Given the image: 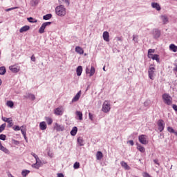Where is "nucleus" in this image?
<instances>
[{
    "mask_svg": "<svg viewBox=\"0 0 177 177\" xmlns=\"http://www.w3.org/2000/svg\"><path fill=\"white\" fill-rule=\"evenodd\" d=\"M77 132H78V128L77 127H73L72 130L71 131V136H75L77 135Z\"/></svg>",
    "mask_w": 177,
    "mask_h": 177,
    "instance_id": "4be33fe9",
    "label": "nucleus"
},
{
    "mask_svg": "<svg viewBox=\"0 0 177 177\" xmlns=\"http://www.w3.org/2000/svg\"><path fill=\"white\" fill-rule=\"evenodd\" d=\"M21 132L23 136H27V133H26V129H21Z\"/></svg>",
    "mask_w": 177,
    "mask_h": 177,
    "instance_id": "de8ad7c7",
    "label": "nucleus"
},
{
    "mask_svg": "<svg viewBox=\"0 0 177 177\" xmlns=\"http://www.w3.org/2000/svg\"><path fill=\"white\" fill-rule=\"evenodd\" d=\"M103 39L104 41H106V42L110 41V34L109 32L105 31L103 32Z\"/></svg>",
    "mask_w": 177,
    "mask_h": 177,
    "instance_id": "9d476101",
    "label": "nucleus"
},
{
    "mask_svg": "<svg viewBox=\"0 0 177 177\" xmlns=\"http://www.w3.org/2000/svg\"><path fill=\"white\" fill-rule=\"evenodd\" d=\"M80 97H81V91H80L72 99V103H75V102H78V100H80Z\"/></svg>",
    "mask_w": 177,
    "mask_h": 177,
    "instance_id": "ddd939ff",
    "label": "nucleus"
},
{
    "mask_svg": "<svg viewBox=\"0 0 177 177\" xmlns=\"http://www.w3.org/2000/svg\"><path fill=\"white\" fill-rule=\"evenodd\" d=\"M115 39H116V41H119V42H122V37H116Z\"/></svg>",
    "mask_w": 177,
    "mask_h": 177,
    "instance_id": "864d4df0",
    "label": "nucleus"
},
{
    "mask_svg": "<svg viewBox=\"0 0 177 177\" xmlns=\"http://www.w3.org/2000/svg\"><path fill=\"white\" fill-rule=\"evenodd\" d=\"M160 19H161L163 24H167V23H168V17H167V15H161Z\"/></svg>",
    "mask_w": 177,
    "mask_h": 177,
    "instance_id": "5701e85b",
    "label": "nucleus"
},
{
    "mask_svg": "<svg viewBox=\"0 0 177 177\" xmlns=\"http://www.w3.org/2000/svg\"><path fill=\"white\" fill-rule=\"evenodd\" d=\"M55 13L59 17H63L67 15V9L64 8V6L61 4L55 8Z\"/></svg>",
    "mask_w": 177,
    "mask_h": 177,
    "instance_id": "f257e3e1",
    "label": "nucleus"
},
{
    "mask_svg": "<svg viewBox=\"0 0 177 177\" xmlns=\"http://www.w3.org/2000/svg\"><path fill=\"white\" fill-rule=\"evenodd\" d=\"M52 24V22H44L42 24L41 26L39 29V34H44L45 32V29L48 26H50Z\"/></svg>",
    "mask_w": 177,
    "mask_h": 177,
    "instance_id": "39448f33",
    "label": "nucleus"
},
{
    "mask_svg": "<svg viewBox=\"0 0 177 177\" xmlns=\"http://www.w3.org/2000/svg\"><path fill=\"white\" fill-rule=\"evenodd\" d=\"M153 37L157 39V38H160V37H161V32L158 29H153Z\"/></svg>",
    "mask_w": 177,
    "mask_h": 177,
    "instance_id": "1a4fd4ad",
    "label": "nucleus"
},
{
    "mask_svg": "<svg viewBox=\"0 0 177 177\" xmlns=\"http://www.w3.org/2000/svg\"><path fill=\"white\" fill-rule=\"evenodd\" d=\"M54 128L55 129H56V131H57V132L64 131V127L59 124L58 123H55V126L54 127Z\"/></svg>",
    "mask_w": 177,
    "mask_h": 177,
    "instance_id": "f8f14e48",
    "label": "nucleus"
},
{
    "mask_svg": "<svg viewBox=\"0 0 177 177\" xmlns=\"http://www.w3.org/2000/svg\"><path fill=\"white\" fill-rule=\"evenodd\" d=\"M148 77L152 81L154 80V77H156V68L151 66V65L148 68Z\"/></svg>",
    "mask_w": 177,
    "mask_h": 177,
    "instance_id": "7ed1b4c3",
    "label": "nucleus"
},
{
    "mask_svg": "<svg viewBox=\"0 0 177 177\" xmlns=\"http://www.w3.org/2000/svg\"><path fill=\"white\" fill-rule=\"evenodd\" d=\"M14 131H20V127L19 126H14L13 127Z\"/></svg>",
    "mask_w": 177,
    "mask_h": 177,
    "instance_id": "5fc2aeb1",
    "label": "nucleus"
},
{
    "mask_svg": "<svg viewBox=\"0 0 177 177\" xmlns=\"http://www.w3.org/2000/svg\"><path fill=\"white\" fill-rule=\"evenodd\" d=\"M31 156H32V157H34V158H35V160L39 158L38 157V155L35 154V153H34V152H32V153H31Z\"/></svg>",
    "mask_w": 177,
    "mask_h": 177,
    "instance_id": "09e8293b",
    "label": "nucleus"
},
{
    "mask_svg": "<svg viewBox=\"0 0 177 177\" xmlns=\"http://www.w3.org/2000/svg\"><path fill=\"white\" fill-rule=\"evenodd\" d=\"M54 113L56 115H62L63 114V112H62V109L60 108L55 109Z\"/></svg>",
    "mask_w": 177,
    "mask_h": 177,
    "instance_id": "a878e982",
    "label": "nucleus"
},
{
    "mask_svg": "<svg viewBox=\"0 0 177 177\" xmlns=\"http://www.w3.org/2000/svg\"><path fill=\"white\" fill-rule=\"evenodd\" d=\"M64 2H65L66 5H67V6H70V0H64Z\"/></svg>",
    "mask_w": 177,
    "mask_h": 177,
    "instance_id": "13d9d810",
    "label": "nucleus"
},
{
    "mask_svg": "<svg viewBox=\"0 0 177 177\" xmlns=\"http://www.w3.org/2000/svg\"><path fill=\"white\" fill-rule=\"evenodd\" d=\"M73 168L74 169H78V168H80V162H75L73 165Z\"/></svg>",
    "mask_w": 177,
    "mask_h": 177,
    "instance_id": "37998d69",
    "label": "nucleus"
},
{
    "mask_svg": "<svg viewBox=\"0 0 177 177\" xmlns=\"http://www.w3.org/2000/svg\"><path fill=\"white\" fill-rule=\"evenodd\" d=\"M162 99L165 103L167 106H171L172 104V97L169 95L168 93H164L162 95Z\"/></svg>",
    "mask_w": 177,
    "mask_h": 177,
    "instance_id": "f03ea898",
    "label": "nucleus"
},
{
    "mask_svg": "<svg viewBox=\"0 0 177 177\" xmlns=\"http://www.w3.org/2000/svg\"><path fill=\"white\" fill-rule=\"evenodd\" d=\"M0 150L1 151H3V153H5L6 154H10V151H9L8 149H6V147H5L2 145V143L1 142V141H0Z\"/></svg>",
    "mask_w": 177,
    "mask_h": 177,
    "instance_id": "2eb2a0df",
    "label": "nucleus"
},
{
    "mask_svg": "<svg viewBox=\"0 0 177 177\" xmlns=\"http://www.w3.org/2000/svg\"><path fill=\"white\" fill-rule=\"evenodd\" d=\"M151 7L153 9H156L158 11L161 10V6H160V4H158V3H151Z\"/></svg>",
    "mask_w": 177,
    "mask_h": 177,
    "instance_id": "f3484780",
    "label": "nucleus"
},
{
    "mask_svg": "<svg viewBox=\"0 0 177 177\" xmlns=\"http://www.w3.org/2000/svg\"><path fill=\"white\" fill-rule=\"evenodd\" d=\"M39 128H40L41 131H45V129H46V128H47L46 122H41L39 123Z\"/></svg>",
    "mask_w": 177,
    "mask_h": 177,
    "instance_id": "a211bd4d",
    "label": "nucleus"
},
{
    "mask_svg": "<svg viewBox=\"0 0 177 177\" xmlns=\"http://www.w3.org/2000/svg\"><path fill=\"white\" fill-rule=\"evenodd\" d=\"M30 30L29 26H24L19 29V32H26Z\"/></svg>",
    "mask_w": 177,
    "mask_h": 177,
    "instance_id": "6ab92c4d",
    "label": "nucleus"
},
{
    "mask_svg": "<svg viewBox=\"0 0 177 177\" xmlns=\"http://www.w3.org/2000/svg\"><path fill=\"white\" fill-rule=\"evenodd\" d=\"M50 19H52V14H47L43 16L44 20H50Z\"/></svg>",
    "mask_w": 177,
    "mask_h": 177,
    "instance_id": "72a5a7b5",
    "label": "nucleus"
},
{
    "mask_svg": "<svg viewBox=\"0 0 177 177\" xmlns=\"http://www.w3.org/2000/svg\"><path fill=\"white\" fill-rule=\"evenodd\" d=\"M160 55H157V54H154V55H151L150 57H148L149 59H152V60H156L157 62V63H160V58L159 57Z\"/></svg>",
    "mask_w": 177,
    "mask_h": 177,
    "instance_id": "4468645a",
    "label": "nucleus"
},
{
    "mask_svg": "<svg viewBox=\"0 0 177 177\" xmlns=\"http://www.w3.org/2000/svg\"><path fill=\"white\" fill-rule=\"evenodd\" d=\"M57 177H64V174H63V173H58Z\"/></svg>",
    "mask_w": 177,
    "mask_h": 177,
    "instance_id": "052dcab7",
    "label": "nucleus"
},
{
    "mask_svg": "<svg viewBox=\"0 0 177 177\" xmlns=\"http://www.w3.org/2000/svg\"><path fill=\"white\" fill-rule=\"evenodd\" d=\"M129 143L131 145V146H133V145H134L133 140H129Z\"/></svg>",
    "mask_w": 177,
    "mask_h": 177,
    "instance_id": "0e129e2a",
    "label": "nucleus"
},
{
    "mask_svg": "<svg viewBox=\"0 0 177 177\" xmlns=\"http://www.w3.org/2000/svg\"><path fill=\"white\" fill-rule=\"evenodd\" d=\"M103 158V153H102V151H98L96 153V159L98 161H100V160H102Z\"/></svg>",
    "mask_w": 177,
    "mask_h": 177,
    "instance_id": "412c9836",
    "label": "nucleus"
},
{
    "mask_svg": "<svg viewBox=\"0 0 177 177\" xmlns=\"http://www.w3.org/2000/svg\"><path fill=\"white\" fill-rule=\"evenodd\" d=\"M153 162H154L155 164H156L157 165H160V163H158V160H157V159H154V160H153Z\"/></svg>",
    "mask_w": 177,
    "mask_h": 177,
    "instance_id": "e2e57ef3",
    "label": "nucleus"
},
{
    "mask_svg": "<svg viewBox=\"0 0 177 177\" xmlns=\"http://www.w3.org/2000/svg\"><path fill=\"white\" fill-rule=\"evenodd\" d=\"M58 1L59 2V3H62L63 2H64V0H58Z\"/></svg>",
    "mask_w": 177,
    "mask_h": 177,
    "instance_id": "338daca9",
    "label": "nucleus"
},
{
    "mask_svg": "<svg viewBox=\"0 0 177 177\" xmlns=\"http://www.w3.org/2000/svg\"><path fill=\"white\" fill-rule=\"evenodd\" d=\"M0 140H6V136L5 134H1Z\"/></svg>",
    "mask_w": 177,
    "mask_h": 177,
    "instance_id": "49530a36",
    "label": "nucleus"
},
{
    "mask_svg": "<svg viewBox=\"0 0 177 177\" xmlns=\"http://www.w3.org/2000/svg\"><path fill=\"white\" fill-rule=\"evenodd\" d=\"M48 156L50 157V158H53V153H52L50 151H48Z\"/></svg>",
    "mask_w": 177,
    "mask_h": 177,
    "instance_id": "6e6d98bb",
    "label": "nucleus"
},
{
    "mask_svg": "<svg viewBox=\"0 0 177 177\" xmlns=\"http://www.w3.org/2000/svg\"><path fill=\"white\" fill-rule=\"evenodd\" d=\"M30 59L32 60V62H35V55H32L30 57Z\"/></svg>",
    "mask_w": 177,
    "mask_h": 177,
    "instance_id": "680f3d73",
    "label": "nucleus"
},
{
    "mask_svg": "<svg viewBox=\"0 0 177 177\" xmlns=\"http://www.w3.org/2000/svg\"><path fill=\"white\" fill-rule=\"evenodd\" d=\"M156 52V50L154 49H149L148 50V57H150L151 56H152L153 54L151 53H154Z\"/></svg>",
    "mask_w": 177,
    "mask_h": 177,
    "instance_id": "58836bf2",
    "label": "nucleus"
},
{
    "mask_svg": "<svg viewBox=\"0 0 177 177\" xmlns=\"http://www.w3.org/2000/svg\"><path fill=\"white\" fill-rule=\"evenodd\" d=\"M6 74V68L5 66L0 67V75H5Z\"/></svg>",
    "mask_w": 177,
    "mask_h": 177,
    "instance_id": "cd10ccee",
    "label": "nucleus"
},
{
    "mask_svg": "<svg viewBox=\"0 0 177 177\" xmlns=\"http://www.w3.org/2000/svg\"><path fill=\"white\" fill-rule=\"evenodd\" d=\"M28 99L30 100H35V95L34 94H28Z\"/></svg>",
    "mask_w": 177,
    "mask_h": 177,
    "instance_id": "79ce46f5",
    "label": "nucleus"
},
{
    "mask_svg": "<svg viewBox=\"0 0 177 177\" xmlns=\"http://www.w3.org/2000/svg\"><path fill=\"white\" fill-rule=\"evenodd\" d=\"M137 149L140 151V153H145L146 151V149L143 147V146L140 145V144L137 145Z\"/></svg>",
    "mask_w": 177,
    "mask_h": 177,
    "instance_id": "bb28decb",
    "label": "nucleus"
},
{
    "mask_svg": "<svg viewBox=\"0 0 177 177\" xmlns=\"http://www.w3.org/2000/svg\"><path fill=\"white\" fill-rule=\"evenodd\" d=\"M144 105L145 106V107H147V102H144Z\"/></svg>",
    "mask_w": 177,
    "mask_h": 177,
    "instance_id": "774afa93",
    "label": "nucleus"
},
{
    "mask_svg": "<svg viewBox=\"0 0 177 177\" xmlns=\"http://www.w3.org/2000/svg\"><path fill=\"white\" fill-rule=\"evenodd\" d=\"M88 118H89V120H91V121H93L94 117H93V113H88Z\"/></svg>",
    "mask_w": 177,
    "mask_h": 177,
    "instance_id": "3c124183",
    "label": "nucleus"
},
{
    "mask_svg": "<svg viewBox=\"0 0 177 177\" xmlns=\"http://www.w3.org/2000/svg\"><path fill=\"white\" fill-rule=\"evenodd\" d=\"M86 74H91V69L88 67L86 68Z\"/></svg>",
    "mask_w": 177,
    "mask_h": 177,
    "instance_id": "4d7b16f0",
    "label": "nucleus"
},
{
    "mask_svg": "<svg viewBox=\"0 0 177 177\" xmlns=\"http://www.w3.org/2000/svg\"><path fill=\"white\" fill-rule=\"evenodd\" d=\"M75 113L77 117H78V120H80V121H82V112L77 111Z\"/></svg>",
    "mask_w": 177,
    "mask_h": 177,
    "instance_id": "c85d7f7f",
    "label": "nucleus"
},
{
    "mask_svg": "<svg viewBox=\"0 0 177 177\" xmlns=\"http://www.w3.org/2000/svg\"><path fill=\"white\" fill-rule=\"evenodd\" d=\"M5 128H6V123H3L0 126V133L1 132H3V131H5Z\"/></svg>",
    "mask_w": 177,
    "mask_h": 177,
    "instance_id": "4c0bfd02",
    "label": "nucleus"
},
{
    "mask_svg": "<svg viewBox=\"0 0 177 177\" xmlns=\"http://www.w3.org/2000/svg\"><path fill=\"white\" fill-rule=\"evenodd\" d=\"M77 142L79 143L80 146H84V140H82V138L79 137L77 138Z\"/></svg>",
    "mask_w": 177,
    "mask_h": 177,
    "instance_id": "e433bc0d",
    "label": "nucleus"
},
{
    "mask_svg": "<svg viewBox=\"0 0 177 177\" xmlns=\"http://www.w3.org/2000/svg\"><path fill=\"white\" fill-rule=\"evenodd\" d=\"M42 165H44V163H42V160L39 158L37 160H36V162L32 165V168L39 169V167H42Z\"/></svg>",
    "mask_w": 177,
    "mask_h": 177,
    "instance_id": "0eeeda50",
    "label": "nucleus"
},
{
    "mask_svg": "<svg viewBox=\"0 0 177 177\" xmlns=\"http://www.w3.org/2000/svg\"><path fill=\"white\" fill-rule=\"evenodd\" d=\"M167 131H168V132H170V133H175V130L171 127H167Z\"/></svg>",
    "mask_w": 177,
    "mask_h": 177,
    "instance_id": "c03bdc74",
    "label": "nucleus"
},
{
    "mask_svg": "<svg viewBox=\"0 0 177 177\" xmlns=\"http://www.w3.org/2000/svg\"><path fill=\"white\" fill-rule=\"evenodd\" d=\"M9 68L12 73H19L20 71V69L19 68L15 67L13 66H10Z\"/></svg>",
    "mask_w": 177,
    "mask_h": 177,
    "instance_id": "393cba45",
    "label": "nucleus"
},
{
    "mask_svg": "<svg viewBox=\"0 0 177 177\" xmlns=\"http://www.w3.org/2000/svg\"><path fill=\"white\" fill-rule=\"evenodd\" d=\"M39 1V0H31L30 5L31 6H37L38 5Z\"/></svg>",
    "mask_w": 177,
    "mask_h": 177,
    "instance_id": "f704fd0d",
    "label": "nucleus"
},
{
    "mask_svg": "<svg viewBox=\"0 0 177 177\" xmlns=\"http://www.w3.org/2000/svg\"><path fill=\"white\" fill-rule=\"evenodd\" d=\"M24 138L26 142H28V139L27 138V136H24Z\"/></svg>",
    "mask_w": 177,
    "mask_h": 177,
    "instance_id": "69168bd1",
    "label": "nucleus"
},
{
    "mask_svg": "<svg viewBox=\"0 0 177 177\" xmlns=\"http://www.w3.org/2000/svg\"><path fill=\"white\" fill-rule=\"evenodd\" d=\"M28 174H30V170L25 169L21 171V175L23 177H26Z\"/></svg>",
    "mask_w": 177,
    "mask_h": 177,
    "instance_id": "473e14b6",
    "label": "nucleus"
},
{
    "mask_svg": "<svg viewBox=\"0 0 177 177\" xmlns=\"http://www.w3.org/2000/svg\"><path fill=\"white\" fill-rule=\"evenodd\" d=\"M95 69L94 66H91L90 69V75L89 77H93L95 75Z\"/></svg>",
    "mask_w": 177,
    "mask_h": 177,
    "instance_id": "2f4dec72",
    "label": "nucleus"
},
{
    "mask_svg": "<svg viewBox=\"0 0 177 177\" xmlns=\"http://www.w3.org/2000/svg\"><path fill=\"white\" fill-rule=\"evenodd\" d=\"M28 21H29V23H37V19L32 18V17H29L28 18Z\"/></svg>",
    "mask_w": 177,
    "mask_h": 177,
    "instance_id": "ea45409f",
    "label": "nucleus"
},
{
    "mask_svg": "<svg viewBox=\"0 0 177 177\" xmlns=\"http://www.w3.org/2000/svg\"><path fill=\"white\" fill-rule=\"evenodd\" d=\"M75 50L77 53H79V55H84V49L80 46H76Z\"/></svg>",
    "mask_w": 177,
    "mask_h": 177,
    "instance_id": "aec40b11",
    "label": "nucleus"
},
{
    "mask_svg": "<svg viewBox=\"0 0 177 177\" xmlns=\"http://www.w3.org/2000/svg\"><path fill=\"white\" fill-rule=\"evenodd\" d=\"M12 142L13 145H15L16 146H19V145H20V142L18 140H16L15 139H12Z\"/></svg>",
    "mask_w": 177,
    "mask_h": 177,
    "instance_id": "a18cd8bd",
    "label": "nucleus"
},
{
    "mask_svg": "<svg viewBox=\"0 0 177 177\" xmlns=\"http://www.w3.org/2000/svg\"><path fill=\"white\" fill-rule=\"evenodd\" d=\"M120 165L127 171H129V169H131V167H129V165H128V163L125 162L124 161H122L120 162Z\"/></svg>",
    "mask_w": 177,
    "mask_h": 177,
    "instance_id": "dca6fc26",
    "label": "nucleus"
},
{
    "mask_svg": "<svg viewBox=\"0 0 177 177\" xmlns=\"http://www.w3.org/2000/svg\"><path fill=\"white\" fill-rule=\"evenodd\" d=\"M158 129L159 131V132H162V131H164L165 128V122H164V120H159L158 121Z\"/></svg>",
    "mask_w": 177,
    "mask_h": 177,
    "instance_id": "423d86ee",
    "label": "nucleus"
},
{
    "mask_svg": "<svg viewBox=\"0 0 177 177\" xmlns=\"http://www.w3.org/2000/svg\"><path fill=\"white\" fill-rule=\"evenodd\" d=\"M45 120L48 125H52V123L53 122V120H52V118H50V117H46Z\"/></svg>",
    "mask_w": 177,
    "mask_h": 177,
    "instance_id": "c756f323",
    "label": "nucleus"
},
{
    "mask_svg": "<svg viewBox=\"0 0 177 177\" xmlns=\"http://www.w3.org/2000/svg\"><path fill=\"white\" fill-rule=\"evenodd\" d=\"M142 176L143 177H151V176H150V174H149V173H147V172H144L142 174Z\"/></svg>",
    "mask_w": 177,
    "mask_h": 177,
    "instance_id": "603ef678",
    "label": "nucleus"
},
{
    "mask_svg": "<svg viewBox=\"0 0 177 177\" xmlns=\"http://www.w3.org/2000/svg\"><path fill=\"white\" fill-rule=\"evenodd\" d=\"M76 73L77 77H81V74H82V67L81 66H77L76 68Z\"/></svg>",
    "mask_w": 177,
    "mask_h": 177,
    "instance_id": "b1692460",
    "label": "nucleus"
},
{
    "mask_svg": "<svg viewBox=\"0 0 177 177\" xmlns=\"http://www.w3.org/2000/svg\"><path fill=\"white\" fill-rule=\"evenodd\" d=\"M146 138H147L146 135L142 134L139 136L138 140L140 143H141L142 145H147V143H149V141H147V139Z\"/></svg>",
    "mask_w": 177,
    "mask_h": 177,
    "instance_id": "6e6552de",
    "label": "nucleus"
},
{
    "mask_svg": "<svg viewBox=\"0 0 177 177\" xmlns=\"http://www.w3.org/2000/svg\"><path fill=\"white\" fill-rule=\"evenodd\" d=\"M169 49L172 50V52H177V46L175 44H170Z\"/></svg>",
    "mask_w": 177,
    "mask_h": 177,
    "instance_id": "7c9ffc66",
    "label": "nucleus"
},
{
    "mask_svg": "<svg viewBox=\"0 0 177 177\" xmlns=\"http://www.w3.org/2000/svg\"><path fill=\"white\" fill-rule=\"evenodd\" d=\"M15 9H19V7H12L6 10V12H10V10H15Z\"/></svg>",
    "mask_w": 177,
    "mask_h": 177,
    "instance_id": "8fccbe9b",
    "label": "nucleus"
},
{
    "mask_svg": "<svg viewBox=\"0 0 177 177\" xmlns=\"http://www.w3.org/2000/svg\"><path fill=\"white\" fill-rule=\"evenodd\" d=\"M7 106H8V107L12 108V107H13V106H15V104L13 103L12 101H8V102H7Z\"/></svg>",
    "mask_w": 177,
    "mask_h": 177,
    "instance_id": "a19ab883",
    "label": "nucleus"
},
{
    "mask_svg": "<svg viewBox=\"0 0 177 177\" xmlns=\"http://www.w3.org/2000/svg\"><path fill=\"white\" fill-rule=\"evenodd\" d=\"M2 120L5 122H8V124H9L10 127L13 126V120H12V118H2Z\"/></svg>",
    "mask_w": 177,
    "mask_h": 177,
    "instance_id": "9b49d317",
    "label": "nucleus"
},
{
    "mask_svg": "<svg viewBox=\"0 0 177 177\" xmlns=\"http://www.w3.org/2000/svg\"><path fill=\"white\" fill-rule=\"evenodd\" d=\"M102 110L104 113H109L111 110V106L109 101H104L102 104Z\"/></svg>",
    "mask_w": 177,
    "mask_h": 177,
    "instance_id": "20e7f679",
    "label": "nucleus"
},
{
    "mask_svg": "<svg viewBox=\"0 0 177 177\" xmlns=\"http://www.w3.org/2000/svg\"><path fill=\"white\" fill-rule=\"evenodd\" d=\"M139 39V36L138 35H133V41H134L135 44H138Z\"/></svg>",
    "mask_w": 177,
    "mask_h": 177,
    "instance_id": "c9c22d12",
    "label": "nucleus"
},
{
    "mask_svg": "<svg viewBox=\"0 0 177 177\" xmlns=\"http://www.w3.org/2000/svg\"><path fill=\"white\" fill-rule=\"evenodd\" d=\"M174 65L175 66V67L173 68V71H174L177 73V64L175 63V64H174Z\"/></svg>",
    "mask_w": 177,
    "mask_h": 177,
    "instance_id": "bf43d9fd",
    "label": "nucleus"
}]
</instances>
